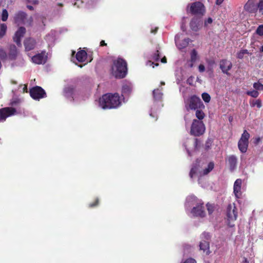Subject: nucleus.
I'll return each mask as SVG.
<instances>
[{
	"mask_svg": "<svg viewBox=\"0 0 263 263\" xmlns=\"http://www.w3.org/2000/svg\"><path fill=\"white\" fill-rule=\"evenodd\" d=\"M250 105L251 107H253L256 106L257 108H260L262 106L261 101L260 100H253L250 101Z\"/></svg>",
	"mask_w": 263,
	"mask_h": 263,
	"instance_id": "2f4dec72",
	"label": "nucleus"
},
{
	"mask_svg": "<svg viewBox=\"0 0 263 263\" xmlns=\"http://www.w3.org/2000/svg\"><path fill=\"white\" fill-rule=\"evenodd\" d=\"M246 54H249V52L248 50L247 49H242L239 52H238L237 54V58L239 59H242L244 55Z\"/></svg>",
	"mask_w": 263,
	"mask_h": 263,
	"instance_id": "72a5a7b5",
	"label": "nucleus"
},
{
	"mask_svg": "<svg viewBox=\"0 0 263 263\" xmlns=\"http://www.w3.org/2000/svg\"><path fill=\"white\" fill-rule=\"evenodd\" d=\"M186 11L193 14L202 16L205 13V8L201 2H196L188 4Z\"/></svg>",
	"mask_w": 263,
	"mask_h": 263,
	"instance_id": "423d86ee",
	"label": "nucleus"
},
{
	"mask_svg": "<svg viewBox=\"0 0 263 263\" xmlns=\"http://www.w3.org/2000/svg\"><path fill=\"white\" fill-rule=\"evenodd\" d=\"M164 84H165L164 82H161V85H164Z\"/></svg>",
	"mask_w": 263,
	"mask_h": 263,
	"instance_id": "69168bd1",
	"label": "nucleus"
},
{
	"mask_svg": "<svg viewBox=\"0 0 263 263\" xmlns=\"http://www.w3.org/2000/svg\"><path fill=\"white\" fill-rule=\"evenodd\" d=\"M253 87L256 90H263V85L259 82H256L253 84Z\"/></svg>",
	"mask_w": 263,
	"mask_h": 263,
	"instance_id": "58836bf2",
	"label": "nucleus"
},
{
	"mask_svg": "<svg viewBox=\"0 0 263 263\" xmlns=\"http://www.w3.org/2000/svg\"><path fill=\"white\" fill-rule=\"evenodd\" d=\"M21 91L23 92H27V85H22L20 86V88Z\"/></svg>",
	"mask_w": 263,
	"mask_h": 263,
	"instance_id": "de8ad7c7",
	"label": "nucleus"
},
{
	"mask_svg": "<svg viewBox=\"0 0 263 263\" xmlns=\"http://www.w3.org/2000/svg\"><path fill=\"white\" fill-rule=\"evenodd\" d=\"M127 64L123 59L119 58L114 61L111 73L116 78H123L127 74Z\"/></svg>",
	"mask_w": 263,
	"mask_h": 263,
	"instance_id": "7ed1b4c3",
	"label": "nucleus"
},
{
	"mask_svg": "<svg viewBox=\"0 0 263 263\" xmlns=\"http://www.w3.org/2000/svg\"><path fill=\"white\" fill-rule=\"evenodd\" d=\"M210 235L209 233L204 232L201 235V241L199 244L200 249L205 252L206 254L210 253L209 240Z\"/></svg>",
	"mask_w": 263,
	"mask_h": 263,
	"instance_id": "1a4fd4ad",
	"label": "nucleus"
},
{
	"mask_svg": "<svg viewBox=\"0 0 263 263\" xmlns=\"http://www.w3.org/2000/svg\"><path fill=\"white\" fill-rule=\"evenodd\" d=\"M197 59V52L195 50L193 49L191 53V61L192 63L195 62Z\"/></svg>",
	"mask_w": 263,
	"mask_h": 263,
	"instance_id": "f704fd0d",
	"label": "nucleus"
},
{
	"mask_svg": "<svg viewBox=\"0 0 263 263\" xmlns=\"http://www.w3.org/2000/svg\"><path fill=\"white\" fill-rule=\"evenodd\" d=\"M223 1L224 0H216V4L217 5H220L223 3Z\"/></svg>",
	"mask_w": 263,
	"mask_h": 263,
	"instance_id": "603ef678",
	"label": "nucleus"
},
{
	"mask_svg": "<svg viewBox=\"0 0 263 263\" xmlns=\"http://www.w3.org/2000/svg\"><path fill=\"white\" fill-rule=\"evenodd\" d=\"M64 95L66 97L68 98H71L73 100L76 98V92L74 88L70 86L65 88Z\"/></svg>",
	"mask_w": 263,
	"mask_h": 263,
	"instance_id": "a878e982",
	"label": "nucleus"
},
{
	"mask_svg": "<svg viewBox=\"0 0 263 263\" xmlns=\"http://www.w3.org/2000/svg\"><path fill=\"white\" fill-rule=\"evenodd\" d=\"M100 45H101V46H104V45H105L106 44L104 41H102L100 43Z\"/></svg>",
	"mask_w": 263,
	"mask_h": 263,
	"instance_id": "bf43d9fd",
	"label": "nucleus"
},
{
	"mask_svg": "<svg viewBox=\"0 0 263 263\" xmlns=\"http://www.w3.org/2000/svg\"><path fill=\"white\" fill-rule=\"evenodd\" d=\"M122 100L118 93H106L99 99V106L103 109L116 108L121 105Z\"/></svg>",
	"mask_w": 263,
	"mask_h": 263,
	"instance_id": "f257e3e1",
	"label": "nucleus"
},
{
	"mask_svg": "<svg viewBox=\"0 0 263 263\" xmlns=\"http://www.w3.org/2000/svg\"><path fill=\"white\" fill-rule=\"evenodd\" d=\"M156 30H157V28H156V29H155V31H153V30H152L151 32H152V33H154L155 32H156Z\"/></svg>",
	"mask_w": 263,
	"mask_h": 263,
	"instance_id": "338daca9",
	"label": "nucleus"
},
{
	"mask_svg": "<svg viewBox=\"0 0 263 263\" xmlns=\"http://www.w3.org/2000/svg\"><path fill=\"white\" fill-rule=\"evenodd\" d=\"M17 51L15 46L11 45L10 47V52L8 56V58L10 60L14 59L17 55Z\"/></svg>",
	"mask_w": 263,
	"mask_h": 263,
	"instance_id": "c85d7f7f",
	"label": "nucleus"
},
{
	"mask_svg": "<svg viewBox=\"0 0 263 263\" xmlns=\"http://www.w3.org/2000/svg\"><path fill=\"white\" fill-rule=\"evenodd\" d=\"M198 141L197 139H186L183 142V146L189 156L197 148Z\"/></svg>",
	"mask_w": 263,
	"mask_h": 263,
	"instance_id": "9d476101",
	"label": "nucleus"
},
{
	"mask_svg": "<svg viewBox=\"0 0 263 263\" xmlns=\"http://www.w3.org/2000/svg\"><path fill=\"white\" fill-rule=\"evenodd\" d=\"M179 39H180V35L177 34L175 36V43H176V46L177 47V48L179 50H181V49L185 48L186 47H187V46L188 45L189 43L190 42V39L188 38L185 39L181 42H180Z\"/></svg>",
	"mask_w": 263,
	"mask_h": 263,
	"instance_id": "4be33fe9",
	"label": "nucleus"
},
{
	"mask_svg": "<svg viewBox=\"0 0 263 263\" xmlns=\"http://www.w3.org/2000/svg\"><path fill=\"white\" fill-rule=\"evenodd\" d=\"M203 203L201 201V204H198L191 210L190 213L193 216L200 217L205 216V213L203 210Z\"/></svg>",
	"mask_w": 263,
	"mask_h": 263,
	"instance_id": "4468645a",
	"label": "nucleus"
},
{
	"mask_svg": "<svg viewBox=\"0 0 263 263\" xmlns=\"http://www.w3.org/2000/svg\"><path fill=\"white\" fill-rule=\"evenodd\" d=\"M28 8L30 10H32L33 9V7L30 6H28Z\"/></svg>",
	"mask_w": 263,
	"mask_h": 263,
	"instance_id": "0e129e2a",
	"label": "nucleus"
},
{
	"mask_svg": "<svg viewBox=\"0 0 263 263\" xmlns=\"http://www.w3.org/2000/svg\"><path fill=\"white\" fill-rule=\"evenodd\" d=\"M198 70L199 72H202L205 70V67L203 64H200L198 66Z\"/></svg>",
	"mask_w": 263,
	"mask_h": 263,
	"instance_id": "09e8293b",
	"label": "nucleus"
},
{
	"mask_svg": "<svg viewBox=\"0 0 263 263\" xmlns=\"http://www.w3.org/2000/svg\"><path fill=\"white\" fill-rule=\"evenodd\" d=\"M238 216L237 209L235 203L229 204L227 208V216L228 225L230 227L234 226V222L236 220Z\"/></svg>",
	"mask_w": 263,
	"mask_h": 263,
	"instance_id": "0eeeda50",
	"label": "nucleus"
},
{
	"mask_svg": "<svg viewBox=\"0 0 263 263\" xmlns=\"http://www.w3.org/2000/svg\"><path fill=\"white\" fill-rule=\"evenodd\" d=\"M154 111H153V110H151V112L149 113V115L151 116V117H155V116L154 115Z\"/></svg>",
	"mask_w": 263,
	"mask_h": 263,
	"instance_id": "4d7b16f0",
	"label": "nucleus"
},
{
	"mask_svg": "<svg viewBox=\"0 0 263 263\" xmlns=\"http://www.w3.org/2000/svg\"><path fill=\"white\" fill-rule=\"evenodd\" d=\"M260 51L261 52H263V45L260 47Z\"/></svg>",
	"mask_w": 263,
	"mask_h": 263,
	"instance_id": "e2e57ef3",
	"label": "nucleus"
},
{
	"mask_svg": "<svg viewBox=\"0 0 263 263\" xmlns=\"http://www.w3.org/2000/svg\"><path fill=\"white\" fill-rule=\"evenodd\" d=\"M30 95L33 99L35 100H39L41 98H44L46 96V93L44 89L41 87L36 86L30 89Z\"/></svg>",
	"mask_w": 263,
	"mask_h": 263,
	"instance_id": "f8f14e48",
	"label": "nucleus"
},
{
	"mask_svg": "<svg viewBox=\"0 0 263 263\" xmlns=\"http://www.w3.org/2000/svg\"><path fill=\"white\" fill-rule=\"evenodd\" d=\"M146 65L149 66H152L154 68L155 66H157L158 65V64H154L153 62H152L151 61H149L147 62Z\"/></svg>",
	"mask_w": 263,
	"mask_h": 263,
	"instance_id": "8fccbe9b",
	"label": "nucleus"
},
{
	"mask_svg": "<svg viewBox=\"0 0 263 263\" xmlns=\"http://www.w3.org/2000/svg\"><path fill=\"white\" fill-rule=\"evenodd\" d=\"M26 32V29L23 27H20L14 34L13 41L18 46L21 45V39Z\"/></svg>",
	"mask_w": 263,
	"mask_h": 263,
	"instance_id": "6ab92c4d",
	"label": "nucleus"
},
{
	"mask_svg": "<svg viewBox=\"0 0 263 263\" xmlns=\"http://www.w3.org/2000/svg\"><path fill=\"white\" fill-rule=\"evenodd\" d=\"M133 84L131 82L125 81L122 85V92L123 95H128L132 91Z\"/></svg>",
	"mask_w": 263,
	"mask_h": 263,
	"instance_id": "b1692460",
	"label": "nucleus"
},
{
	"mask_svg": "<svg viewBox=\"0 0 263 263\" xmlns=\"http://www.w3.org/2000/svg\"><path fill=\"white\" fill-rule=\"evenodd\" d=\"M187 115H186L184 117V120H185V126H187Z\"/></svg>",
	"mask_w": 263,
	"mask_h": 263,
	"instance_id": "13d9d810",
	"label": "nucleus"
},
{
	"mask_svg": "<svg viewBox=\"0 0 263 263\" xmlns=\"http://www.w3.org/2000/svg\"><path fill=\"white\" fill-rule=\"evenodd\" d=\"M15 109L12 107L0 109V122H4L7 118L15 115Z\"/></svg>",
	"mask_w": 263,
	"mask_h": 263,
	"instance_id": "ddd939ff",
	"label": "nucleus"
},
{
	"mask_svg": "<svg viewBox=\"0 0 263 263\" xmlns=\"http://www.w3.org/2000/svg\"><path fill=\"white\" fill-rule=\"evenodd\" d=\"M57 32L54 30H51L48 34H47L45 39L46 41L49 46L52 45L55 40Z\"/></svg>",
	"mask_w": 263,
	"mask_h": 263,
	"instance_id": "393cba45",
	"label": "nucleus"
},
{
	"mask_svg": "<svg viewBox=\"0 0 263 263\" xmlns=\"http://www.w3.org/2000/svg\"><path fill=\"white\" fill-rule=\"evenodd\" d=\"M212 22V18L211 17H209L207 20L204 21V26H208L209 24H211Z\"/></svg>",
	"mask_w": 263,
	"mask_h": 263,
	"instance_id": "49530a36",
	"label": "nucleus"
},
{
	"mask_svg": "<svg viewBox=\"0 0 263 263\" xmlns=\"http://www.w3.org/2000/svg\"><path fill=\"white\" fill-rule=\"evenodd\" d=\"M98 200H97L95 203L90 204V206H91V207L94 206L98 204Z\"/></svg>",
	"mask_w": 263,
	"mask_h": 263,
	"instance_id": "5fc2aeb1",
	"label": "nucleus"
},
{
	"mask_svg": "<svg viewBox=\"0 0 263 263\" xmlns=\"http://www.w3.org/2000/svg\"><path fill=\"white\" fill-rule=\"evenodd\" d=\"M35 45V40L31 38L27 39L24 42V46L27 50H30L33 49Z\"/></svg>",
	"mask_w": 263,
	"mask_h": 263,
	"instance_id": "cd10ccee",
	"label": "nucleus"
},
{
	"mask_svg": "<svg viewBox=\"0 0 263 263\" xmlns=\"http://www.w3.org/2000/svg\"><path fill=\"white\" fill-rule=\"evenodd\" d=\"M202 98L205 103H209L211 100L210 96L206 92H204L202 94Z\"/></svg>",
	"mask_w": 263,
	"mask_h": 263,
	"instance_id": "e433bc0d",
	"label": "nucleus"
},
{
	"mask_svg": "<svg viewBox=\"0 0 263 263\" xmlns=\"http://www.w3.org/2000/svg\"><path fill=\"white\" fill-rule=\"evenodd\" d=\"M214 167L213 162H211L208 164L197 160L196 163L193 165L190 173V176L193 178L194 176H197L198 179V183L200 184V178L208 174L213 170Z\"/></svg>",
	"mask_w": 263,
	"mask_h": 263,
	"instance_id": "f03ea898",
	"label": "nucleus"
},
{
	"mask_svg": "<svg viewBox=\"0 0 263 263\" xmlns=\"http://www.w3.org/2000/svg\"><path fill=\"white\" fill-rule=\"evenodd\" d=\"M160 52L158 50L156 51V52L153 54L152 57V59L155 61H159L160 59Z\"/></svg>",
	"mask_w": 263,
	"mask_h": 263,
	"instance_id": "37998d69",
	"label": "nucleus"
},
{
	"mask_svg": "<svg viewBox=\"0 0 263 263\" xmlns=\"http://www.w3.org/2000/svg\"><path fill=\"white\" fill-rule=\"evenodd\" d=\"M47 59V56L45 51L38 53L32 57L31 60L33 63L36 64H44Z\"/></svg>",
	"mask_w": 263,
	"mask_h": 263,
	"instance_id": "2eb2a0df",
	"label": "nucleus"
},
{
	"mask_svg": "<svg viewBox=\"0 0 263 263\" xmlns=\"http://www.w3.org/2000/svg\"><path fill=\"white\" fill-rule=\"evenodd\" d=\"M161 61L162 63H166V59L165 57H163L161 59Z\"/></svg>",
	"mask_w": 263,
	"mask_h": 263,
	"instance_id": "864d4df0",
	"label": "nucleus"
},
{
	"mask_svg": "<svg viewBox=\"0 0 263 263\" xmlns=\"http://www.w3.org/2000/svg\"><path fill=\"white\" fill-rule=\"evenodd\" d=\"M200 109H196V117L198 119V120L202 121V120L204 118L205 114L204 112L200 110Z\"/></svg>",
	"mask_w": 263,
	"mask_h": 263,
	"instance_id": "473e14b6",
	"label": "nucleus"
},
{
	"mask_svg": "<svg viewBox=\"0 0 263 263\" xmlns=\"http://www.w3.org/2000/svg\"><path fill=\"white\" fill-rule=\"evenodd\" d=\"M247 94L249 96H250L253 97V98H257L259 96L258 92L256 90L248 91L247 92Z\"/></svg>",
	"mask_w": 263,
	"mask_h": 263,
	"instance_id": "4c0bfd02",
	"label": "nucleus"
},
{
	"mask_svg": "<svg viewBox=\"0 0 263 263\" xmlns=\"http://www.w3.org/2000/svg\"><path fill=\"white\" fill-rule=\"evenodd\" d=\"M256 33L259 36H263V25H260L256 30Z\"/></svg>",
	"mask_w": 263,
	"mask_h": 263,
	"instance_id": "a19ab883",
	"label": "nucleus"
},
{
	"mask_svg": "<svg viewBox=\"0 0 263 263\" xmlns=\"http://www.w3.org/2000/svg\"><path fill=\"white\" fill-rule=\"evenodd\" d=\"M7 25L5 23L0 24V39H2L6 34Z\"/></svg>",
	"mask_w": 263,
	"mask_h": 263,
	"instance_id": "7c9ffc66",
	"label": "nucleus"
},
{
	"mask_svg": "<svg viewBox=\"0 0 263 263\" xmlns=\"http://www.w3.org/2000/svg\"><path fill=\"white\" fill-rule=\"evenodd\" d=\"M27 14L23 11H18L14 14L13 16L15 24L20 25L25 23Z\"/></svg>",
	"mask_w": 263,
	"mask_h": 263,
	"instance_id": "a211bd4d",
	"label": "nucleus"
},
{
	"mask_svg": "<svg viewBox=\"0 0 263 263\" xmlns=\"http://www.w3.org/2000/svg\"><path fill=\"white\" fill-rule=\"evenodd\" d=\"M193 66V63H192V64H191L190 65V67H192Z\"/></svg>",
	"mask_w": 263,
	"mask_h": 263,
	"instance_id": "774afa93",
	"label": "nucleus"
},
{
	"mask_svg": "<svg viewBox=\"0 0 263 263\" xmlns=\"http://www.w3.org/2000/svg\"><path fill=\"white\" fill-rule=\"evenodd\" d=\"M205 125L202 121L194 119L191 125L190 133L194 136H200L204 134Z\"/></svg>",
	"mask_w": 263,
	"mask_h": 263,
	"instance_id": "39448f33",
	"label": "nucleus"
},
{
	"mask_svg": "<svg viewBox=\"0 0 263 263\" xmlns=\"http://www.w3.org/2000/svg\"><path fill=\"white\" fill-rule=\"evenodd\" d=\"M241 263H249V261L246 258H244Z\"/></svg>",
	"mask_w": 263,
	"mask_h": 263,
	"instance_id": "6e6d98bb",
	"label": "nucleus"
},
{
	"mask_svg": "<svg viewBox=\"0 0 263 263\" xmlns=\"http://www.w3.org/2000/svg\"><path fill=\"white\" fill-rule=\"evenodd\" d=\"M1 16V19L3 22H6L8 18V12L6 9H4L2 10Z\"/></svg>",
	"mask_w": 263,
	"mask_h": 263,
	"instance_id": "c9c22d12",
	"label": "nucleus"
},
{
	"mask_svg": "<svg viewBox=\"0 0 263 263\" xmlns=\"http://www.w3.org/2000/svg\"><path fill=\"white\" fill-rule=\"evenodd\" d=\"M206 207L209 215H211L214 211V206L213 204L208 203L206 204Z\"/></svg>",
	"mask_w": 263,
	"mask_h": 263,
	"instance_id": "79ce46f5",
	"label": "nucleus"
},
{
	"mask_svg": "<svg viewBox=\"0 0 263 263\" xmlns=\"http://www.w3.org/2000/svg\"><path fill=\"white\" fill-rule=\"evenodd\" d=\"M81 2H81V0H77V2L75 3V4H74V5H76V4H78V3H81Z\"/></svg>",
	"mask_w": 263,
	"mask_h": 263,
	"instance_id": "680f3d73",
	"label": "nucleus"
},
{
	"mask_svg": "<svg viewBox=\"0 0 263 263\" xmlns=\"http://www.w3.org/2000/svg\"><path fill=\"white\" fill-rule=\"evenodd\" d=\"M33 4H38V1H37V0H33Z\"/></svg>",
	"mask_w": 263,
	"mask_h": 263,
	"instance_id": "052dcab7",
	"label": "nucleus"
},
{
	"mask_svg": "<svg viewBox=\"0 0 263 263\" xmlns=\"http://www.w3.org/2000/svg\"><path fill=\"white\" fill-rule=\"evenodd\" d=\"M228 161L230 165V168L231 171H233L236 167L237 159L236 156L234 155L230 156L228 157Z\"/></svg>",
	"mask_w": 263,
	"mask_h": 263,
	"instance_id": "bb28decb",
	"label": "nucleus"
},
{
	"mask_svg": "<svg viewBox=\"0 0 263 263\" xmlns=\"http://www.w3.org/2000/svg\"><path fill=\"white\" fill-rule=\"evenodd\" d=\"M242 180L241 179H237L235 180L233 185V193L236 199H239L242 195L241 185Z\"/></svg>",
	"mask_w": 263,
	"mask_h": 263,
	"instance_id": "dca6fc26",
	"label": "nucleus"
},
{
	"mask_svg": "<svg viewBox=\"0 0 263 263\" xmlns=\"http://www.w3.org/2000/svg\"><path fill=\"white\" fill-rule=\"evenodd\" d=\"M87 54L85 50H81L79 51L75 57H73L72 58L71 61L75 63L76 65H78V63H83L85 62L87 59Z\"/></svg>",
	"mask_w": 263,
	"mask_h": 263,
	"instance_id": "f3484780",
	"label": "nucleus"
},
{
	"mask_svg": "<svg viewBox=\"0 0 263 263\" xmlns=\"http://www.w3.org/2000/svg\"><path fill=\"white\" fill-rule=\"evenodd\" d=\"M219 67L223 73L228 75L229 71L232 67V63L228 60H222L219 62Z\"/></svg>",
	"mask_w": 263,
	"mask_h": 263,
	"instance_id": "aec40b11",
	"label": "nucleus"
},
{
	"mask_svg": "<svg viewBox=\"0 0 263 263\" xmlns=\"http://www.w3.org/2000/svg\"><path fill=\"white\" fill-rule=\"evenodd\" d=\"M185 107L186 110H196L203 109L205 106L199 97L192 96L189 98L184 100Z\"/></svg>",
	"mask_w": 263,
	"mask_h": 263,
	"instance_id": "20e7f679",
	"label": "nucleus"
},
{
	"mask_svg": "<svg viewBox=\"0 0 263 263\" xmlns=\"http://www.w3.org/2000/svg\"><path fill=\"white\" fill-rule=\"evenodd\" d=\"M202 24V21L200 18L194 17L191 21L190 27L193 31H197L200 28Z\"/></svg>",
	"mask_w": 263,
	"mask_h": 263,
	"instance_id": "5701e85b",
	"label": "nucleus"
},
{
	"mask_svg": "<svg viewBox=\"0 0 263 263\" xmlns=\"http://www.w3.org/2000/svg\"><path fill=\"white\" fill-rule=\"evenodd\" d=\"M153 97L155 100H159L162 98L163 93L161 92V90L159 89H155L153 92Z\"/></svg>",
	"mask_w": 263,
	"mask_h": 263,
	"instance_id": "c756f323",
	"label": "nucleus"
},
{
	"mask_svg": "<svg viewBox=\"0 0 263 263\" xmlns=\"http://www.w3.org/2000/svg\"><path fill=\"white\" fill-rule=\"evenodd\" d=\"M258 9L259 12L263 15V0H259L257 4V9Z\"/></svg>",
	"mask_w": 263,
	"mask_h": 263,
	"instance_id": "ea45409f",
	"label": "nucleus"
},
{
	"mask_svg": "<svg viewBox=\"0 0 263 263\" xmlns=\"http://www.w3.org/2000/svg\"><path fill=\"white\" fill-rule=\"evenodd\" d=\"M201 200L197 198L194 195L189 196L186 199L185 206L186 211H190L191 208L196 206L198 204H201Z\"/></svg>",
	"mask_w": 263,
	"mask_h": 263,
	"instance_id": "9b49d317",
	"label": "nucleus"
},
{
	"mask_svg": "<svg viewBox=\"0 0 263 263\" xmlns=\"http://www.w3.org/2000/svg\"><path fill=\"white\" fill-rule=\"evenodd\" d=\"M181 263H196V261L193 258H189L184 261L181 262Z\"/></svg>",
	"mask_w": 263,
	"mask_h": 263,
	"instance_id": "a18cd8bd",
	"label": "nucleus"
},
{
	"mask_svg": "<svg viewBox=\"0 0 263 263\" xmlns=\"http://www.w3.org/2000/svg\"><path fill=\"white\" fill-rule=\"evenodd\" d=\"M244 9L246 11L250 13L256 12V0H248L244 6Z\"/></svg>",
	"mask_w": 263,
	"mask_h": 263,
	"instance_id": "412c9836",
	"label": "nucleus"
},
{
	"mask_svg": "<svg viewBox=\"0 0 263 263\" xmlns=\"http://www.w3.org/2000/svg\"><path fill=\"white\" fill-rule=\"evenodd\" d=\"M0 57L2 60L5 59L7 58V55L5 51L2 49L0 48Z\"/></svg>",
	"mask_w": 263,
	"mask_h": 263,
	"instance_id": "c03bdc74",
	"label": "nucleus"
},
{
	"mask_svg": "<svg viewBox=\"0 0 263 263\" xmlns=\"http://www.w3.org/2000/svg\"><path fill=\"white\" fill-rule=\"evenodd\" d=\"M250 137L249 133L246 130H245L238 141V148L242 153H246L247 151Z\"/></svg>",
	"mask_w": 263,
	"mask_h": 263,
	"instance_id": "6e6552de",
	"label": "nucleus"
},
{
	"mask_svg": "<svg viewBox=\"0 0 263 263\" xmlns=\"http://www.w3.org/2000/svg\"><path fill=\"white\" fill-rule=\"evenodd\" d=\"M260 141V138L259 137H257L256 138H255L254 139V143L255 144H258Z\"/></svg>",
	"mask_w": 263,
	"mask_h": 263,
	"instance_id": "3c124183",
	"label": "nucleus"
}]
</instances>
